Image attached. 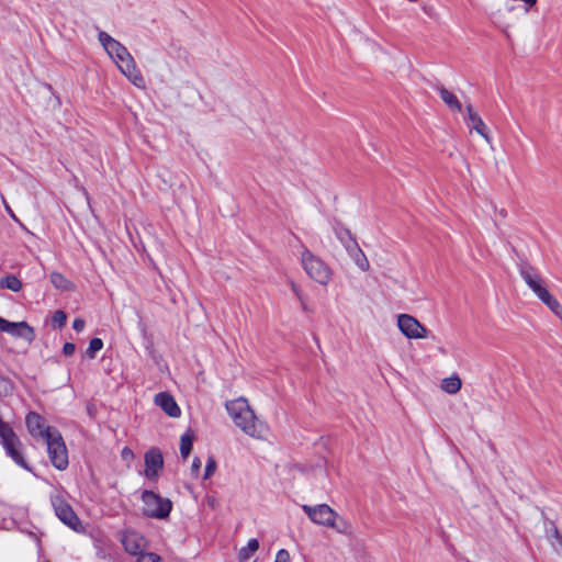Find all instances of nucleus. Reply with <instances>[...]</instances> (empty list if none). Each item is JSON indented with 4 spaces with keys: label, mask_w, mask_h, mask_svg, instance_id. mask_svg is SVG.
<instances>
[{
    "label": "nucleus",
    "mask_w": 562,
    "mask_h": 562,
    "mask_svg": "<svg viewBox=\"0 0 562 562\" xmlns=\"http://www.w3.org/2000/svg\"><path fill=\"white\" fill-rule=\"evenodd\" d=\"M98 38L122 75H124L135 87L145 89L146 83L144 77L138 70L135 60L127 48L104 31L99 32Z\"/></svg>",
    "instance_id": "1"
},
{
    "label": "nucleus",
    "mask_w": 562,
    "mask_h": 562,
    "mask_svg": "<svg viewBox=\"0 0 562 562\" xmlns=\"http://www.w3.org/2000/svg\"><path fill=\"white\" fill-rule=\"evenodd\" d=\"M225 407L235 426L244 434L259 440L267 438L269 427L256 416L247 398L238 397L228 401Z\"/></svg>",
    "instance_id": "2"
},
{
    "label": "nucleus",
    "mask_w": 562,
    "mask_h": 562,
    "mask_svg": "<svg viewBox=\"0 0 562 562\" xmlns=\"http://www.w3.org/2000/svg\"><path fill=\"white\" fill-rule=\"evenodd\" d=\"M303 512L316 525L330 528L344 536H352L353 528L349 520L339 515L327 504L302 505Z\"/></svg>",
    "instance_id": "3"
},
{
    "label": "nucleus",
    "mask_w": 562,
    "mask_h": 562,
    "mask_svg": "<svg viewBox=\"0 0 562 562\" xmlns=\"http://www.w3.org/2000/svg\"><path fill=\"white\" fill-rule=\"evenodd\" d=\"M301 265L306 274L323 286H327L333 278L331 268L311 250L304 249L301 254Z\"/></svg>",
    "instance_id": "4"
},
{
    "label": "nucleus",
    "mask_w": 562,
    "mask_h": 562,
    "mask_svg": "<svg viewBox=\"0 0 562 562\" xmlns=\"http://www.w3.org/2000/svg\"><path fill=\"white\" fill-rule=\"evenodd\" d=\"M143 514L150 518L165 519L172 509V503L169 498L162 497L153 491L142 493Z\"/></svg>",
    "instance_id": "5"
},
{
    "label": "nucleus",
    "mask_w": 562,
    "mask_h": 562,
    "mask_svg": "<svg viewBox=\"0 0 562 562\" xmlns=\"http://www.w3.org/2000/svg\"><path fill=\"white\" fill-rule=\"evenodd\" d=\"M45 442L52 464L57 470H65L69 463L68 451L60 432H53V435H50L49 438L45 440Z\"/></svg>",
    "instance_id": "6"
},
{
    "label": "nucleus",
    "mask_w": 562,
    "mask_h": 562,
    "mask_svg": "<svg viewBox=\"0 0 562 562\" xmlns=\"http://www.w3.org/2000/svg\"><path fill=\"white\" fill-rule=\"evenodd\" d=\"M396 325L401 334L407 339H425L428 337V329L409 314H398Z\"/></svg>",
    "instance_id": "7"
},
{
    "label": "nucleus",
    "mask_w": 562,
    "mask_h": 562,
    "mask_svg": "<svg viewBox=\"0 0 562 562\" xmlns=\"http://www.w3.org/2000/svg\"><path fill=\"white\" fill-rule=\"evenodd\" d=\"M0 437L2 445L5 448L8 454L22 468L27 469V465L19 451L20 440L12 430V428L0 420Z\"/></svg>",
    "instance_id": "8"
},
{
    "label": "nucleus",
    "mask_w": 562,
    "mask_h": 562,
    "mask_svg": "<svg viewBox=\"0 0 562 562\" xmlns=\"http://www.w3.org/2000/svg\"><path fill=\"white\" fill-rule=\"evenodd\" d=\"M0 330L14 338L22 339L31 345L35 339V331L26 322H10L0 317Z\"/></svg>",
    "instance_id": "9"
},
{
    "label": "nucleus",
    "mask_w": 562,
    "mask_h": 562,
    "mask_svg": "<svg viewBox=\"0 0 562 562\" xmlns=\"http://www.w3.org/2000/svg\"><path fill=\"white\" fill-rule=\"evenodd\" d=\"M52 504L56 516L69 528L75 531H79L81 528L80 520L71 506L61 497H54Z\"/></svg>",
    "instance_id": "10"
},
{
    "label": "nucleus",
    "mask_w": 562,
    "mask_h": 562,
    "mask_svg": "<svg viewBox=\"0 0 562 562\" xmlns=\"http://www.w3.org/2000/svg\"><path fill=\"white\" fill-rule=\"evenodd\" d=\"M519 273L525 283L539 300L549 291L546 281L535 268L524 266L520 268Z\"/></svg>",
    "instance_id": "11"
},
{
    "label": "nucleus",
    "mask_w": 562,
    "mask_h": 562,
    "mask_svg": "<svg viewBox=\"0 0 562 562\" xmlns=\"http://www.w3.org/2000/svg\"><path fill=\"white\" fill-rule=\"evenodd\" d=\"M25 423L31 436L34 438H41L44 441L48 439L53 432L58 431L54 427L46 425L44 418L35 412H31L26 415Z\"/></svg>",
    "instance_id": "12"
},
{
    "label": "nucleus",
    "mask_w": 562,
    "mask_h": 562,
    "mask_svg": "<svg viewBox=\"0 0 562 562\" xmlns=\"http://www.w3.org/2000/svg\"><path fill=\"white\" fill-rule=\"evenodd\" d=\"M164 467V458L159 449L153 448L145 453L144 475L149 480H156Z\"/></svg>",
    "instance_id": "13"
},
{
    "label": "nucleus",
    "mask_w": 562,
    "mask_h": 562,
    "mask_svg": "<svg viewBox=\"0 0 562 562\" xmlns=\"http://www.w3.org/2000/svg\"><path fill=\"white\" fill-rule=\"evenodd\" d=\"M154 403L172 418H178L181 415V409L176 400L167 392H160L156 394L154 397Z\"/></svg>",
    "instance_id": "14"
},
{
    "label": "nucleus",
    "mask_w": 562,
    "mask_h": 562,
    "mask_svg": "<svg viewBox=\"0 0 562 562\" xmlns=\"http://www.w3.org/2000/svg\"><path fill=\"white\" fill-rule=\"evenodd\" d=\"M122 544L126 552L137 555L145 548L146 541L142 535L134 530H127L122 537Z\"/></svg>",
    "instance_id": "15"
},
{
    "label": "nucleus",
    "mask_w": 562,
    "mask_h": 562,
    "mask_svg": "<svg viewBox=\"0 0 562 562\" xmlns=\"http://www.w3.org/2000/svg\"><path fill=\"white\" fill-rule=\"evenodd\" d=\"M468 123L480 136H482L487 143H491V137L487 132V127L479 113L473 109L471 104L467 105Z\"/></svg>",
    "instance_id": "16"
},
{
    "label": "nucleus",
    "mask_w": 562,
    "mask_h": 562,
    "mask_svg": "<svg viewBox=\"0 0 562 562\" xmlns=\"http://www.w3.org/2000/svg\"><path fill=\"white\" fill-rule=\"evenodd\" d=\"M349 256L353 260L355 265L361 270V271H369L370 263L362 251V249L359 247V245L353 240L350 245L346 247Z\"/></svg>",
    "instance_id": "17"
},
{
    "label": "nucleus",
    "mask_w": 562,
    "mask_h": 562,
    "mask_svg": "<svg viewBox=\"0 0 562 562\" xmlns=\"http://www.w3.org/2000/svg\"><path fill=\"white\" fill-rule=\"evenodd\" d=\"M462 387V381L458 374H452L441 380L440 389L450 395L457 394Z\"/></svg>",
    "instance_id": "18"
},
{
    "label": "nucleus",
    "mask_w": 562,
    "mask_h": 562,
    "mask_svg": "<svg viewBox=\"0 0 562 562\" xmlns=\"http://www.w3.org/2000/svg\"><path fill=\"white\" fill-rule=\"evenodd\" d=\"M438 90V93L441 98V100L453 111H458L460 112L462 106H461V103L459 102L458 98L456 97V94L453 92H451L450 90H448L447 88L445 87H438L437 88Z\"/></svg>",
    "instance_id": "19"
},
{
    "label": "nucleus",
    "mask_w": 562,
    "mask_h": 562,
    "mask_svg": "<svg viewBox=\"0 0 562 562\" xmlns=\"http://www.w3.org/2000/svg\"><path fill=\"white\" fill-rule=\"evenodd\" d=\"M50 282L52 284L61 291H71L74 290V284L61 273L59 272H52L50 276Z\"/></svg>",
    "instance_id": "20"
},
{
    "label": "nucleus",
    "mask_w": 562,
    "mask_h": 562,
    "mask_svg": "<svg viewBox=\"0 0 562 562\" xmlns=\"http://www.w3.org/2000/svg\"><path fill=\"white\" fill-rule=\"evenodd\" d=\"M540 301L557 316L562 317V306L559 301L548 291Z\"/></svg>",
    "instance_id": "21"
},
{
    "label": "nucleus",
    "mask_w": 562,
    "mask_h": 562,
    "mask_svg": "<svg viewBox=\"0 0 562 562\" xmlns=\"http://www.w3.org/2000/svg\"><path fill=\"white\" fill-rule=\"evenodd\" d=\"M193 438L191 430L186 431L180 438V454L183 459H187L191 452Z\"/></svg>",
    "instance_id": "22"
},
{
    "label": "nucleus",
    "mask_w": 562,
    "mask_h": 562,
    "mask_svg": "<svg viewBox=\"0 0 562 562\" xmlns=\"http://www.w3.org/2000/svg\"><path fill=\"white\" fill-rule=\"evenodd\" d=\"M0 286L3 289L19 292L22 289V282L13 274H8L0 281Z\"/></svg>",
    "instance_id": "23"
},
{
    "label": "nucleus",
    "mask_w": 562,
    "mask_h": 562,
    "mask_svg": "<svg viewBox=\"0 0 562 562\" xmlns=\"http://www.w3.org/2000/svg\"><path fill=\"white\" fill-rule=\"evenodd\" d=\"M259 549V542L257 539H250L245 548L239 551V558L246 561Z\"/></svg>",
    "instance_id": "24"
},
{
    "label": "nucleus",
    "mask_w": 562,
    "mask_h": 562,
    "mask_svg": "<svg viewBox=\"0 0 562 562\" xmlns=\"http://www.w3.org/2000/svg\"><path fill=\"white\" fill-rule=\"evenodd\" d=\"M103 348V341L100 338H92L89 342V347L86 350V355L93 359L95 353Z\"/></svg>",
    "instance_id": "25"
},
{
    "label": "nucleus",
    "mask_w": 562,
    "mask_h": 562,
    "mask_svg": "<svg viewBox=\"0 0 562 562\" xmlns=\"http://www.w3.org/2000/svg\"><path fill=\"white\" fill-rule=\"evenodd\" d=\"M215 470H216V461L213 457H209L206 465H205L203 479L204 480L210 479L214 474Z\"/></svg>",
    "instance_id": "26"
},
{
    "label": "nucleus",
    "mask_w": 562,
    "mask_h": 562,
    "mask_svg": "<svg viewBox=\"0 0 562 562\" xmlns=\"http://www.w3.org/2000/svg\"><path fill=\"white\" fill-rule=\"evenodd\" d=\"M137 562H162L161 558L156 553H140Z\"/></svg>",
    "instance_id": "27"
},
{
    "label": "nucleus",
    "mask_w": 562,
    "mask_h": 562,
    "mask_svg": "<svg viewBox=\"0 0 562 562\" xmlns=\"http://www.w3.org/2000/svg\"><path fill=\"white\" fill-rule=\"evenodd\" d=\"M66 319H67V315L63 311H56L53 315V323L57 327H63L66 323Z\"/></svg>",
    "instance_id": "28"
},
{
    "label": "nucleus",
    "mask_w": 562,
    "mask_h": 562,
    "mask_svg": "<svg viewBox=\"0 0 562 562\" xmlns=\"http://www.w3.org/2000/svg\"><path fill=\"white\" fill-rule=\"evenodd\" d=\"M11 391H12L11 382L7 378L0 375V394L7 395V394L11 393Z\"/></svg>",
    "instance_id": "29"
},
{
    "label": "nucleus",
    "mask_w": 562,
    "mask_h": 562,
    "mask_svg": "<svg viewBox=\"0 0 562 562\" xmlns=\"http://www.w3.org/2000/svg\"><path fill=\"white\" fill-rule=\"evenodd\" d=\"M274 562H290V554L286 550L281 549L277 552Z\"/></svg>",
    "instance_id": "30"
},
{
    "label": "nucleus",
    "mask_w": 562,
    "mask_h": 562,
    "mask_svg": "<svg viewBox=\"0 0 562 562\" xmlns=\"http://www.w3.org/2000/svg\"><path fill=\"white\" fill-rule=\"evenodd\" d=\"M202 467V462L201 460L195 457L193 460H192V464H191V474L193 476H198L199 475V472H200V469Z\"/></svg>",
    "instance_id": "31"
},
{
    "label": "nucleus",
    "mask_w": 562,
    "mask_h": 562,
    "mask_svg": "<svg viewBox=\"0 0 562 562\" xmlns=\"http://www.w3.org/2000/svg\"><path fill=\"white\" fill-rule=\"evenodd\" d=\"M290 286H291V290L294 293V295L297 297V300L302 301L303 293H302V290L300 289V286L294 281L290 282Z\"/></svg>",
    "instance_id": "32"
},
{
    "label": "nucleus",
    "mask_w": 562,
    "mask_h": 562,
    "mask_svg": "<svg viewBox=\"0 0 562 562\" xmlns=\"http://www.w3.org/2000/svg\"><path fill=\"white\" fill-rule=\"evenodd\" d=\"M121 456H122V459L125 461H132L134 459L133 451L127 447L122 449Z\"/></svg>",
    "instance_id": "33"
},
{
    "label": "nucleus",
    "mask_w": 562,
    "mask_h": 562,
    "mask_svg": "<svg viewBox=\"0 0 562 562\" xmlns=\"http://www.w3.org/2000/svg\"><path fill=\"white\" fill-rule=\"evenodd\" d=\"M86 323L82 318H76L72 323V327L76 331H82L85 329Z\"/></svg>",
    "instance_id": "34"
},
{
    "label": "nucleus",
    "mask_w": 562,
    "mask_h": 562,
    "mask_svg": "<svg viewBox=\"0 0 562 562\" xmlns=\"http://www.w3.org/2000/svg\"><path fill=\"white\" fill-rule=\"evenodd\" d=\"M75 350H76V347H75V345H74V344H71V342H66V344L64 345V347H63V352H64V355H65V356H71V355H74Z\"/></svg>",
    "instance_id": "35"
},
{
    "label": "nucleus",
    "mask_w": 562,
    "mask_h": 562,
    "mask_svg": "<svg viewBox=\"0 0 562 562\" xmlns=\"http://www.w3.org/2000/svg\"><path fill=\"white\" fill-rule=\"evenodd\" d=\"M2 203H3V206L7 211V213L10 215V217L19 223V218L15 216L14 212L12 211V209L10 207V205L8 204V202L5 201V199L3 196H2Z\"/></svg>",
    "instance_id": "36"
},
{
    "label": "nucleus",
    "mask_w": 562,
    "mask_h": 562,
    "mask_svg": "<svg viewBox=\"0 0 562 562\" xmlns=\"http://www.w3.org/2000/svg\"><path fill=\"white\" fill-rule=\"evenodd\" d=\"M300 302H301L302 308H303V310H306V305H305V302H304V299H303V297H302V301H300Z\"/></svg>",
    "instance_id": "37"
}]
</instances>
